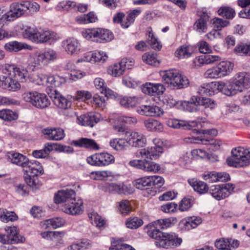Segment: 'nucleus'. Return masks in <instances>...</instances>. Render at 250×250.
<instances>
[{
  "label": "nucleus",
  "instance_id": "obj_1",
  "mask_svg": "<svg viewBox=\"0 0 250 250\" xmlns=\"http://www.w3.org/2000/svg\"><path fill=\"white\" fill-rule=\"evenodd\" d=\"M40 9V5L36 2L29 0L14 2L10 4L9 10L0 18V21H13L23 15L34 14Z\"/></svg>",
  "mask_w": 250,
  "mask_h": 250
},
{
  "label": "nucleus",
  "instance_id": "obj_29",
  "mask_svg": "<svg viewBox=\"0 0 250 250\" xmlns=\"http://www.w3.org/2000/svg\"><path fill=\"white\" fill-rule=\"evenodd\" d=\"M8 160L12 163L24 168L29 160L24 155L17 152H9L7 154Z\"/></svg>",
  "mask_w": 250,
  "mask_h": 250
},
{
  "label": "nucleus",
  "instance_id": "obj_12",
  "mask_svg": "<svg viewBox=\"0 0 250 250\" xmlns=\"http://www.w3.org/2000/svg\"><path fill=\"white\" fill-rule=\"evenodd\" d=\"M156 229H152L147 231L148 235L157 241L164 235V232L159 230L160 229H165L171 226V220L170 218L158 219L154 222Z\"/></svg>",
  "mask_w": 250,
  "mask_h": 250
},
{
  "label": "nucleus",
  "instance_id": "obj_5",
  "mask_svg": "<svg viewBox=\"0 0 250 250\" xmlns=\"http://www.w3.org/2000/svg\"><path fill=\"white\" fill-rule=\"evenodd\" d=\"M87 162L91 166L104 167L114 162V157L108 153H98L89 156Z\"/></svg>",
  "mask_w": 250,
  "mask_h": 250
},
{
  "label": "nucleus",
  "instance_id": "obj_39",
  "mask_svg": "<svg viewBox=\"0 0 250 250\" xmlns=\"http://www.w3.org/2000/svg\"><path fill=\"white\" fill-rule=\"evenodd\" d=\"M144 125L147 130L152 131H162L163 125L158 121L153 119H148L144 121Z\"/></svg>",
  "mask_w": 250,
  "mask_h": 250
},
{
  "label": "nucleus",
  "instance_id": "obj_31",
  "mask_svg": "<svg viewBox=\"0 0 250 250\" xmlns=\"http://www.w3.org/2000/svg\"><path fill=\"white\" fill-rule=\"evenodd\" d=\"M114 177V173L109 170L94 171L90 173V177L94 180H111Z\"/></svg>",
  "mask_w": 250,
  "mask_h": 250
},
{
  "label": "nucleus",
  "instance_id": "obj_60",
  "mask_svg": "<svg viewBox=\"0 0 250 250\" xmlns=\"http://www.w3.org/2000/svg\"><path fill=\"white\" fill-rule=\"evenodd\" d=\"M220 60L219 56L212 55H203L200 56L198 59L199 62H214Z\"/></svg>",
  "mask_w": 250,
  "mask_h": 250
},
{
  "label": "nucleus",
  "instance_id": "obj_52",
  "mask_svg": "<svg viewBox=\"0 0 250 250\" xmlns=\"http://www.w3.org/2000/svg\"><path fill=\"white\" fill-rule=\"evenodd\" d=\"M65 234V232L63 231H54V234L53 236L52 241L54 242L55 246L56 247L60 248L63 246L64 240H63V238Z\"/></svg>",
  "mask_w": 250,
  "mask_h": 250
},
{
  "label": "nucleus",
  "instance_id": "obj_33",
  "mask_svg": "<svg viewBox=\"0 0 250 250\" xmlns=\"http://www.w3.org/2000/svg\"><path fill=\"white\" fill-rule=\"evenodd\" d=\"M52 98L54 104L60 108L66 109L71 105V102L59 93H56Z\"/></svg>",
  "mask_w": 250,
  "mask_h": 250
},
{
  "label": "nucleus",
  "instance_id": "obj_3",
  "mask_svg": "<svg viewBox=\"0 0 250 250\" xmlns=\"http://www.w3.org/2000/svg\"><path fill=\"white\" fill-rule=\"evenodd\" d=\"M82 35L87 40L99 43L110 42L114 38L111 31L101 28L84 29L82 31Z\"/></svg>",
  "mask_w": 250,
  "mask_h": 250
},
{
  "label": "nucleus",
  "instance_id": "obj_63",
  "mask_svg": "<svg viewBox=\"0 0 250 250\" xmlns=\"http://www.w3.org/2000/svg\"><path fill=\"white\" fill-rule=\"evenodd\" d=\"M205 75L206 77L208 78L214 79L221 77L218 65L216 67L208 69L206 72Z\"/></svg>",
  "mask_w": 250,
  "mask_h": 250
},
{
  "label": "nucleus",
  "instance_id": "obj_13",
  "mask_svg": "<svg viewBox=\"0 0 250 250\" xmlns=\"http://www.w3.org/2000/svg\"><path fill=\"white\" fill-rule=\"evenodd\" d=\"M218 92H221L227 96H232L238 92H242L234 77L233 80L228 83L218 82Z\"/></svg>",
  "mask_w": 250,
  "mask_h": 250
},
{
  "label": "nucleus",
  "instance_id": "obj_10",
  "mask_svg": "<svg viewBox=\"0 0 250 250\" xmlns=\"http://www.w3.org/2000/svg\"><path fill=\"white\" fill-rule=\"evenodd\" d=\"M182 240L173 232L164 233V235L155 242L156 245L163 248H172L179 246Z\"/></svg>",
  "mask_w": 250,
  "mask_h": 250
},
{
  "label": "nucleus",
  "instance_id": "obj_23",
  "mask_svg": "<svg viewBox=\"0 0 250 250\" xmlns=\"http://www.w3.org/2000/svg\"><path fill=\"white\" fill-rule=\"evenodd\" d=\"M42 133L45 136V138L49 140L60 141L65 137L64 130L60 128H44Z\"/></svg>",
  "mask_w": 250,
  "mask_h": 250
},
{
  "label": "nucleus",
  "instance_id": "obj_55",
  "mask_svg": "<svg viewBox=\"0 0 250 250\" xmlns=\"http://www.w3.org/2000/svg\"><path fill=\"white\" fill-rule=\"evenodd\" d=\"M218 67L221 77L229 75L233 69V63H218Z\"/></svg>",
  "mask_w": 250,
  "mask_h": 250
},
{
  "label": "nucleus",
  "instance_id": "obj_42",
  "mask_svg": "<svg viewBox=\"0 0 250 250\" xmlns=\"http://www.w3.org/2000/svg\"><path fill=\"white\" fill-rule=\"evenodd\" d=\"M218 14L226 19H232L235 15V11L232 8L229 6H221L218 11Z\"/></svg>",
  "mask_w": 250,
  "mask_h": 250
},
{
  "label": "nucleus",
  "instance_id": "obj_41",
  "mask_svg": "<svg viewBox=\"0 0 250 250\" xmlns=\"http://www.w3.org/2000/svg\"><path fill=\"white\" fill-rule=\"evenodd\" d=\"M141 99L136 96L125 97L120 100V104L125 107H133L140 102Z\"/></svg>",
  "mask_w": 250,
  "mask_h": 250
},
{
  "label": "nucleus",
  "instance_id": "obj_54",
  "mask_svg": "<svg viewBox=\"0 0 250 250\" xmlns=\"http://www.w3.org/2000/svg\"><path fill=\"white\" fill-rule=\"evenodd\" d=\"M108 191L110 192L126 194V187L124 185L110 183L108 185Z\"/></svg>",
  "mask_w": 250,
  "mask_h": 250
},
{
  "label": "nucleus",
  "instance_id": "obj_44",
  "mask_svg": "<svg viewBox=\"0 0 250 250\" xmlns=\"http://www.w3.org/2000/svg\"><path fill=\"white\" fill-rule=\"evenodd\" d=\"M182 101H179L170 94H166L165 95L163 102L164 104L167 105L170 108L176 107L179 109L180 104Z\"/></svg>",
  "mask_w": 250,
  "mask_h": 250
},
{
  "label": "nucleus",
  "instance_id": "obj_35",
  "mask_svg": "<svg viewBox=\"0 0 250 250\" xmlns=\"http://www.w3.org/2000/svg\"><path fill=\"white\" fill-rule=\"evenodd\" d=\"M33 106L39 109H43L48 107L50 104V100L44 93H38L34 101Z\"/></svg>",
  "mask_w": 250,
  "mask_h": 250
},
{
  "label": "nucleus",
  "instance_id": "obj_28",
  "mask_svg": "<svg viewBox=\"0 0 250 250\" xmlns=\"http://www.w3.org/2000/svg\"><path fill=\"white\" fill-rule=\"evenodd\" d=\"M4 48L8 52H18L22 49L32 50V46L26 43L19 42L17 41H11L5 44Z\"/></svg>",
  "mask_w": 250,
  "mask_h": 250
},
{
  "label": "nucleus",
  "instance_id": "obj_18",
  "mask_svg": "<svg viewBox=\"0 0 250 250\" xmlns=\"http://www.w3.org/2000/svg\"><path fill=\"white\" fill-rule=\"evenodd\" d=\"M202 178L209 183H214L227 181L229 178V175L227 173L210 171L205 172L202 175Z\"/></svg>",
  "mask_w": 250,
  "mask_h": 250
},
{
  "label": "nucleus",
  "instance_id": "obj_22",
  "mask_svg": "<svg viewBox=\"0 0 250 250\" xmlns=\"http://www.w3.org/2000/svg\"><path fill=\"white\" fill-rule=\"evenodd\" d=\"M28 176L36 177L43 173V169L40 163L36 161H28L26 166L23 168Z\"/></svg>",
  "mask_w": 250,
  "mask_h": 250
},
{
  "label": "nucleus",
  "instance_id": "obj_40",
  "mask_svg": "<svg viewBox=\"0 0 250 250\" xmlns=\"http://www.w3.org/2000/svg\"><path fill=\"white\" fill-rule=\"evenodd\" d=\"M194 51L191 46L183 45L175 52V55L180 59L187 58L191 56Z\"/></svg>",
  "mask_w": 250,
  "mask_h": 250
},
{
  "label": "nucleus",
  "instance_id": "obj_14",
  "mask_svg": "<svg viewBox=\"0 0 250 250\" xmlns=\"http://www.w3.org/2000/svg\"><path fill=\"white\" fill-rule=\"evenodd\" d=\"M128 145L133 147H143L146 144L145 136L139 132L129 130L125 133Z\"/></svg>",
  "mask_w": 250,
  "mask_h": 250
},
{
  "label": "nucleus",
  "instance_id": "obj_61",
  "mask_svg": "<svg viewBox=\"0 0 250 250\" xmlns=\"http://www.w3.org/2000/svg\"><path fill=\"white\" fill-rule=\"evenodd\" d=\"M119 210L123 215L128 214L131 210L130 202L126 200H123L119 202Z\"/></svg>",
  "mask_w": 250,
  "mask_h": 250
},
{
  "label": "nucleus",
  "instance_id": "obj_51",
  "mask_svg": "<svg viewBox=\"0 0 250 250\" xmlns=\"http://www.w3.org/2000/svg\"><path fill=\"white\" fill-rule=\"evenodd\" d=\"M90 219L91 223L100 229L104 228L105 224V221L96 212L91 213Z\"/></svg>",
  "mask_w": 250,
  "mask_h": 250
},
{
  "label": "nucleus",
  "instance_id": "obj_34",
  "mask_svg": "<svg viewBox=\"0 0 250 250\" xmlns=\"http://www.w3.org/2000/svg\"><path fill=\"white\" fill-rule=\"evenodd\" d=\"M65 223V221L62 218L56 217L44 221L42 223V226L45 229L51 227L55 229L63 226Z\"/></svg>",
  "mask_w": 250,
  "mask_h": 250
},
{
  "label": "nucleus",
  "instance_id": "obj_38",
  "mask_svg": "<svg viewBox=\"0 0 250 250\" xmlns=\"http://www.w3.org/2000/svg\"><path fill=\"white\" fill-rule=\"evenodd\" d=\"M110 146L117 151L124 150L128 147L126 138H114L109 142Z\"/></svg>",
  "mask_w": 250,
  "mask_h": 250
},
{
  "label": "nucleus",
  "instance_id": "obj_43",
  "mask_svg": "<svg viewBox=\"0 0 250 250\" xmlns=\"http://www.w3.org/2000/svg\"><path fill=\"white\" fill-rule=\"evenodd\" d=\"M133 185L137 188L143 190L151 187L150 176H145L136 179L133 182Z\"/></svg>",
  "mask_w": 250,
  "mask_h": 250
},
{
  "label": "nucleus",
  "instance_id": "obj_9",
  "mask_svg": "<svg viewBox=\"0 0 250 250\" xmlns=\"http://www.w3.org/2000/svg\"><path fill=\"white\" fill-rule=\"evenodd\" d=\"M234 188L233 185L230 183L213 185L210 187L209 192L215 199L220 200L228 197Z\"/></svg>",
  "mask_w": 250,
  "mask_h": 250
},
{
  "label": "nucleus",
  "instance_id": "obj_46",
  "mask_svg": "<svg viewBox=\"0 0 250 250\" xmlns=\"http://www.w3.org/2000/svg\"><path fill=\"white\" fill-rule=\"evenodd\" d=\"M234 52L239 56H250V44L239 43L234 48Z\"/></svg>",
  "mask_w": 250,
  "mask_h": 250
},
{
  "label": "nucleus",
  "instance_id": "obj_8",
  "mask_svg": "<svg viewBox=\"0 0 250 250\" xmlns=\"http://www.w3.org/2000/svg\"><path fill=\"white\" fill-rule=\"evenodd\" d=\"M129 165L132 167L147 172L156 173L161 169L160 165L146 159L133 160L129 162Z\"/></svg>",
  "mask_w": 250,
  "mask_h": 250
},
{
  "label": "nucleus",
  "instance_id": "obj_27",
  "mask_svg": "<svg viewBox=\"0 0 250 250\" xmlns=\"http://www.w3.org/2000/svg\"><path fill=\"white\" fill-rule=\"evenodd\" d=\"M131 65L129 63L127 66L126 63H112L108 67L107 72L113 77H120L124 73L127 68L130 69Z\"/></svg>",
  "mask_w": 250,
  "mask_h": 250
},
{
  "label": "nucleus",
  "instance_id": "obj_37",
  "mask_svg": "<svg viewBox=\"0 0 250 250\" xmlns=\"http://www.w3.org/2000/svg\"><path fill=\"white\" fill-rule=\"evenodd\" d=\"M77 122L83 125L92 127L99 122V119L94 115H83L78 117Z\"/></svg>",
  "mask_w": 250,
  "mask_h": 250
},
{
  "label": "nucleus",
  "instance_id": "obj_24",
  "mask_svg": "<svg viewBox=\"0 0 250 250\" xmlns=\"http://www.w3.org/2000/svg\"><path fill=\"white\" fill-rule=\"evenodd\" d=\"M59 38V36L55 32L49 30H39L35 42L41 43L47 42H53L57 40Z\"/></svg>",
  "mask_w": 250,
  "mask_h": 250
},
{
  "label": "nucleus",
  "instance_id": "obj_50",
  "mask_svg": "<svg viewBox=\"0 0 250 250\" xmlns=\"http://www.w3.org/2000/svg\"><path fill=\"white\" fill-rule=\"evenodd\" d=\"M18 117L17 113L9 109L0 110V118L7 121L16 120Z\"/></svg>",
  "mask_w": 250,
  "mask_h": 250
},
{
  "label": "nucleus",
  "instance_id": "obj_32",
  "mask_svg": "<svg viewBox=\"0 0 250 250\" xmlns=\"http://www.w3.org/2000/svg\"><path fill=\"white\" fill-rule=\"evenodd\" d=\"M72 144L77 146L94 150H98L99 148L98 144L94 140L86 138H82L78 140L74 141Z\"/></svg>",
  "mask_w": 250,
  "mask_h": 250
},
{
  "label": "nucleus",
  "instance_id": "obj_15",
  "mask_svg": "<svg viewBox=\"0 0 250 250\" xmlns=\"http://www.w3.org/2000/svg\"><path fill=\"white\" fill-rule=\"evenodd\" d=\"M137 112L141 115L150 117H160L164 114L163 109L156 105H142L137 108Z\"/></svg>",
  "mask_w": 250,
  "mask_h": 250
},
{
  "label": "nucleus",
  "instance_id": "obj_26",
  "mask_svg": "<svg viewBox=\"0 0 250 250\" xmlns=\"http://www.w3.org/2000/svg\"><path fill=\"white\" fill-rule=\"evenodd\" d=\"M62 43L65 51L69 54H76L80 50V43L75 38H68L64 41Z\"/></svg>",
  "mask_w": 250,
  "mask_h": 250
},
{
  "label": "nucleus",
  "instance_id": "obj_58",
  "mask_svg": "<svg viewBox=\"0 0 250 250\" xmlns=\"http://www.w3.org/2000/svg\"><path fill=\"white\" fill-rule=\"evenodd\" d=\"M230 242L228 239L222 238L216 240L215 243V247L219 250H230ZM211 250H213L212 247H210Z\"/></svg>",
  "mask_w": 250,
  "mask_h": 250
},
{
  "label": "nucleus",
  "instance_id": "obj_57",
  "mask_svg": "<svg viewBox=\"0 0 250 250\" xmlns=\"http://www.w3.org/2000/svg\"><path fill=\"white\" fill-rule=\"evenodd\" d=\"M180 109L187 111L189 112H194L199 111V107L195 106L190 102L182 101L180 104Z\"/></svg>",
  "mask_w": 250,
  "mask_h": 250
},
{
  "label": "nucleus",
  "instance_id": "obj_49",
  "mask_svg": "<svg viewBox=\"0 0 250 250\" xmlns=\"http://www.w3.org/2000/svg\"><path fill=\"white\" fill-rule=\"evenodd\" d=\"M210 22L214 29L219 32L223 28L228 26L230 23L229 21L219 18L212 19Z\"/></svg>",
  "mask_w": 250,
  "mask_h": 250
},
{
  "label": "nucleus",
  "instance_id": "obj_48",
  "mask_svg": "<svg viewBox=\"0 0 250 250\" xmlns=\"http://www.w3.org/2000/svg\"><path fill=\"white\" fill-rule=\"evenodd\" d=\"M148 40L153 49L158 51L161 49L162 47L161 42L159 41L158 39L154 36L151 28H150V30H148Z\"/></svg>",
  "mask_w": 250,
  "mask_h": 250
},
{
  "label": "nucleus",
  "instance_id": "obj_17",
  "mask_svg": "<svg viewBox=\"0 0 250 250\" xmlns=\"http://www.w3.org/2000/svg\"><path fill=\"white\" fill-rule=\"evenodd\" d=\"M141 89L144 93L152 96L162 94L166 89L161 83H146L142 86Z\"/></svg>",
  "mask_w": 250,
  "mask_h": 250
},
{
  "label": "nucleus",
  "instance_id": "obj_25",
  "mask_svg": "<svg viewBox=\"0 0 250 250\" xmlns=\"http://www.w3.org/2000/svg\"><path fill=\"white\" fill-rule=\"evenodd\" d=\"M234 77L242 92L244 89L250 88V72H238L235 74Z\"/></svg>",
  "mask_w": 250,
  "mask_h": 250
},
{
  "label": "nucleus",
  "instance_id": "obj_30",
  "mask_svg": "<svg viewBox=\"0 0 250 250\" xmlns=\"http://www.w3.org/2000/svg\"><path fill=\"white\" fill-rule=\"evenodd\" d=\"M218 82L204 83L198 88V92L200 95L211 96L218 92Z\"/></svg>",
  "mask_w": 250,
  "mask_h": 250
},
{
  "label": "nucleus",
  "instance_id": "obj_6",
  "mask_svg": "<svg viewBox=\"0 0 250 250\" xmlns=\"http://www.w3.org/2000/svg\"><path fill=\"white\" fill-rule=\"evenodd\" d=\"M5 230L7 234H0V242L3 244H16L23 243L25 238L18 233L17 228L15 226L6 227Z\"/></svg>",
  "mask_w": 250,
  "mask_h": 250
},
{
  "label": "nucleus",
  "instance_id": "obj_64",
  "mask_svg": "<svg viewBox=\"0 0 250 250\" xmlns=\"http://www.w3.org/2000/svg\"><path fill=\"white\" fill-rule=\"evenodd\" d=\"M92 94L87 91L79 90L76 93L75 99L77 100L85 101L91 99Z\"/></svg>",
  "mask_w": 250,
  "mask_h": 250
},
{
  "label": "nucleus",
  "instance_id": "obj_20",
  "mask_svg": "<svg viewBox=\"0 0 250 250\" xmlns=\"http://www.w3.org/2000/svg\"><path fill=\"white\" fill-rule=\"evenodd\" d=\"M167 126L173 128L183 127L185 129H190L198 125V123L196 121H180L175 119H169L166 123Z\"/></svg>",
  "mask_w": 250,
  "mask_h": 250
},
{
  "label": "nucleus",
  "instance_id": "obj_62",
  "mask_svg": "<svg viewBox=\"0 0 250 250\" xmlns=\"http://www.w3.org/2000/svg\"><path fill=\"white\" fill-rule=\"evenodd\" d=\"M201 106H203L205 108H209L212 110L216 108L217 104L216 102L210 98L202 97Z\"/></svg>",
  "mask_w": 250,
  "mask_h": 250
},
{
  "label": "nucleus",
  "instance_id": "obj_11",
  "mask_svg": "<svg viewBox=\"0 0 250 250\" xmlns=\"http://www.w3.org/2000/svg\"><path fill=\"white\" fill-rule=\"evenodd\" d=\"M84 209L83 201L81 199L76 197L68 203H65L62 210L67 214L77 215L83 213Z\"/></svg>",
  "mask_w": 250,
  "mask_h": 250
},
{
  "label": "nucleus",
  "instance_id": "obj_4",
  "mask_svg": "<svg viewBox=\"0 0 250 250\" xmlns=\"http://www.w3.org/2000/svg\"><path fill=\"white\" fill-rule=\"evenodd\" d=\"M227 163L229 166L235 167H247L250 164V151L240 146L233 148Z\"/></svg>",
  "mask_w": 250,
  "mask_h": 250
},
{
  "label": "nucleus",
  "instance_id": "obj_36",
  "mask_svg": "<svg viewBox=\"0 0 250 250\" xmlns=\"http://www.w3.org/2000/svg\"><path fill=\"white\" fill-rule=\"evenodd\" d=\"M188 182L194 190L200 194L206 193L208 190V185L203 181L192 179H189Z\"/></svg>",
  "mask_w": 250,
  "mask_h": 250
},
{
  "label": "nucleus",
  "instance_id": "obj_16",
  "mask_svg": "<svg viewBox=\"0 0 250 250\" xmlns=\"http://www.w3.org/2000/svg\"><path fill=\"white\" fill-rule=\"evenodd\" d=\"M108 56L105 53L100 52H88L84 53L81 60L78 62H105L107 61Z\"/></svg>",
  "mask_w": 250,
  "mask_h": 250
},
{
  "label": "nucleus",
  "instance_id": "obj_45",
  "mask_svg": "<svg viewBox=\"0 0 250 250\" xmlns=\"http://www.w3.org/2000/svg\"><path fill=\"white\" fill-rule=\"evenodd\" d=\"M208 19L205 17H200L197 20L194 24V29L199 33H203L208 30Z\"/></svg>",
  "mask_w": 250,
  "mask_h": 250
},
{
  "label": "nucleus",
  "instance_id": "obj_21",
  "mask_svg": "<svg viewBox=\"0 0 250 250\" xmlns=\"http://www.w3.org/2000/svg\"><path fill=\"white\" fill-rule=\"evenodd\" d=\"M163 151V147H148L146 148L139 150V152L142 158L156 159Z\"/></svg>",
  "mask_w": 250,
  "mask_h": 250
},
{
  "label": "nucleus",
  "instance_id": "obj_2",
  "mask_svg": "<svg viewBox=\"0 0 250 250\" xmlns=\"http://www.w3.org/2000/svg\"><path fill=\"white\" fill-rule=\"evenodd\" d=\"M164 81L171 88L180 89L189 84L188 79L184 77L175 69L168 70L160 72Z\"/></svg>",
  "mask_w": 250,
  "mask_h": 250
},
{
  "label": "nucleus",
  "instance_id": "obj_19",
  "mask_svg": "<svg viewBox=\"0 0 250 250\" xmlns=\"http://www.w3.org/2000/svg\"><path fill=\"white\" fill-rule=\"evenodd\" d=\"M76 197V193L74 190L66 189L59 190L54 197V201L56 204L65 202L68 203Z\"/></svg>",
  "mask_w": 250,
  "mask_h": 250
},
{
  "label": "nucleus",
  "instance_id": "obj_7",
  "mask_svg": "<svg viewBox=\"0 0 250 250\" xmlns=\"http://www.w3.org/2000/svg\"><path fill=\"white\" fill-rule=\"evenodd\" d=\"M0 71L6 75H11L17 79L23 81L29 76L28 70L22 66L16 67L14 64L3 63L0 66Z\"/></svg>",
  "mask_w": 250,
  "mask_h": 250
},
{
  "label": "nucleus",
  "instance_id": "obj_47",
  "mask_svg": "<svg viewBox=\"0 0 250 250\" xmlns=\"http://www.w3.org/2000/svg\"><path fill=\"white\" fill-rule=\"evenodd\" d=\"M38 31L36 28L26 27L22 32V36L24 38L35 42Z\"/></svg>",
  "mask_w": 250,
  "mask_h": 250
},
{
  "label": "nucleus",
  "instance_id": "obj_59",
  "mask_svg": "<svg viewBox=\"0 0 250 250\" xmlns=\"http://www.w3.org/2000/svg\"><path fill=\"white\" fill-rule=\"evenodd\" d=\"M193 200L189 197H185L181 201L179 209L181 211L188 210L193 205Z\"/></svg>",
  "mask_w": 250,
  "mask_h": 250
},
{
  "label": "nucleus",
  "instance_id": "obj_56",
  "mask_svg": "<svg viewBox=\"0 0 250 250\" xmlns=\"http://www.w3.org/2000/svg\"><path fill=\"white\" fill-rule=\"evenodd\" d=\"M38 93V92L36 91H26L22 94V98L24 101L28 102L33 105V103L35 102L34 101Z\"/></svg>",
  "mask_w": 250,
  "mask_h": 250
},
{
  "label": "nucleus",
  "instance_id": "obj_53",
  "mask_svg": "<svg viewBox=\"0 0 250 250\" xmlns=\"http://www.w3.org/2000/svg\"><path fill=\"white\" fill-rule=\"evenodd\" d=\"M143 224V220L137 217H130L125 222L126 227L130 229H136Z\"/></svg>",
  "mask_w": 250,
  "mask_h": 250
}]
</instances>
